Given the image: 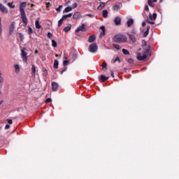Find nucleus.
I'll return each instance as SVG.
<instances>
[{
  "mask_svg": "<svg viewBox=\"0 0 179 179\" xmlns=\"http://www.w3.org/2000/svg\"><path fill=\"white\" fill-rule=\"evenodd\" d=\"M71 27L72 26L71 24L68 25L67 27H64V31H65V33H68V31L71 30Z\"/></svg>",
  "mask_w": 179,
  "mask_h": 179,
  "instance_id": "nucleus-19",
  "label": "nucleus"
},
{
  "mask_svg": "<svg viewBox=\"0 0 179 179\" xmlns=\"http://www.w3.org/2000/svg\"><path fill=\"white\" fill-rule=\"evenodd\" d=\"M52 90L54 91L57 90V89H58V83L55 82L52 83Z\"/></svg>",
  "mask_w": 179,
  "mask_h": 179,
  "instance_id": "nucleus-13",
  "label": "nucleus"
},
{
  "mask_svg": "<svg viewBox=\"0 0 179 179\" xmlns=\"http://www.w3.org/2000/svg\"><path fill=\"white\" fill-rule=\"evenodd\" d=\"M142 26H143V27H145V26H146V23L145 22H142Z\"/></svg>",
  "mask_w": 179,
  "mask_h": 179,
  "instance_id": "nucleus-50",
  "label": "nucleus"
},
{
  "mask_svg": "<svg viewBox=\"0 0 179 179\" xmlns=\"http://www.w3.org/2000/svg\"><path fill=\"white\" fill-rule=\"evenodd\" d=\"M52 45L55 48L57 47V41H55L54 39L52 40Z\"/></svg>",
  "mask_w": 179,
  "mask_h": 179,
  "instance_id": "nucleus-31",
  "label": "nucleus"
},
{
  "mask_svg": "<svg viewBox=\"0 0 179 179\" xmlns=\"http://www.w3.org/2000/svg\"><path fill=\"white\" fill-rule=\"evenodd\" d=\"M55 57H58V55H55Z\"/></svg>",
  "mask_w": 179,
  "mask_h": 179,
  "instance_id": "nucleus-60",
  "label": "nucleus"
},
{
  "mask_svg": "<svg viewBox=\"0 0 179 179\" xmlns=\"http://www.w3.org/2000/svg\"><path fill=\"white\" fill-rule=\"evenodd\" d=\"M111 76H112V78H114V73L113 72L111 73Z\"/></svg>",
  "mask_w": 179,
  "mask_h": 179,
  "instance_id": "nucleus-54",
  "label": "nucleus"
},
{
  "mask_svg": "<svg viewBox=\"0 0 179 179\" xmlns=\"http://www.w3.org/2000/svg\"><path fill=\"white\" fill-rule=\"evenodd\" d=\"M129 37L133 43H135L136 41V38L135 37V35L129 34Z\"/></svg>",
  "mask_w": 179,
  "mask_h": 179,
  "instance_id": "nucleus-18",
  "label": "nucleus"
},
{
  "mask_svg": "<svg viewBox=\"0 0 179 179\" xmlns=\"http://www.w3.org/2000/svg\"><path fill=\"white\" fill-rule=\"evenodd\" d=\"M72 15H73L72 13H69V14L63 15L62 17L65 20L68 19V17H71Z\"/></svg>",
  "mask_w": 179,
  "mask_h": 179,
  "instance_id": "nucleus-23",
  "label": "nucleus"
},
{
  "mask_svg": "<svg viewBox=\"0 0 179 179\" xmlns=\"http://www.w3.org/2000/svg\"><path fill=\"white\" fill-rule=\"evenodd\" d=\"M68 62H69L68 60H64L63 62V65L64 66H66V65H68Z\"/></svg>",
  "mask_w": 179,
  "mask_h": 179,
  "instance_id": "nucleus-38",
  "label": "nucleus"
},
{
  "mask_svg": "<svg viewBox=\"0 0 179 179\" xmlns=\"http://www.w3.org/2000/svg\"><path fill=\"white\" fill-rule=\"evenodd\" d=\"M58 65H59V62L58 60L55 59L54 62V66H53L55 69H58Z\"/></svg>",
  "mask_w": 179,
  "mask_h": 179,
  "instance_id": "nucleus-21",
  "label": "nucleus"
},
{
  "mask_svg": "<svg viewBox=\"0 0 179 179\" xmlns=\"http://www.w3.org/2000/svg\"><path fill=\"white\" fill-rule=\"evenodd\" d=\"M99 1H101V0H99Z\"/></svg>",
  "mask_w": 179,
  "mask_h": 179,
  "instance_id": "nucleus-63",
  "label": "nucleus"
},
{
  "mask_svg": "<svg viewBox=\"0 0 179 179\" xmlns=\"http://www.w3.org/2000/svg\"><path fill=\"white\" fill-rule=\"evenodd\" d=\"M153 2H157V0H152Z\"/></svg>",
  "mask_w": 179,
  "mask_h": 179,
  "instance_id": "nucleus-57",
  "label": "nucleus"
},
{
  "mask_svg": "<svg viewBox=\"0 0 179 179\" xmlns=\"http://www.w3.org/2000/svg\"><path fill=\"white\" fill-rule=\"evenodd\" d=\"M10 128V126L9 124H6L5 127V129H9Z\"/></svg>",
  "mask_w": 179,
  "mask_h": 179,
  "instance_id": "nucleus-48",
  "label": "nucleus"
},
{
  "mask_svg": "<svg viewBox=\"0 0 179 179\" xmlns=\"http://www.w3.org/2000/svg\"><path fill=\"white\" fill-rule=\"evenodd\" d=\"M73 19H79L80 17V15L79 13H75L73 15Z\"/></svg>",
  "mask_w": 179,
  "mask_h": 179,
  "instance_id": "nucleus-22",
  "label": "nucleus"
},
{
  "mask_svg": "<svg viewBox=\"0 0 179 179\" xmlns=\"http://www.w3.org/2000/svg\"><path fill=\"white\" fill-rule=\"evenodd\" d=\"M51 101H52V100L51 99V98H48L45 101V103H51Z\"/></svg>",
  "mask_w": 179,
  "mask_h": 179,
  "instance_id": "nucleus-41",
  "label": "nucleus"
},
{
  "mask_svg": "<svg viewBox=\"0 0 179 179\" xmlns=\"http://www.w3.org/2000/svg\"><path fill=\"white\" fill-rule=\"evenodd\" d=\"M128 62H129V64H134V59H129L128 60Z\"/></svg>",
  "mask_w": 179,
  "mask_h": 179,
  "instance_id": "nucleus-45",
  "label": "nucleus"
},
{
  "mask_svg": "<svg viewBox=\"0 0 179 179\" xmlns=\"http://www.w3.org/2000/svg\"><path fill=\"white\" fill-rule=\"evenodd\" d=\"M127 24L128 27H131V26H132V25L134 24V20L129 19V20L127 22Z\"/></svg>",
  "mask_w": 179,
  "mask_h": 179,
  "instance_id": "nucleus-17",
  "label": "nucleus"
},
{
  "mask_svg": "<svg viewBox=\"0 0 179 179\" xmlns=\"http://www.w3.org/2000/svg\"><path fill=\"white\" fill-rule=\"evenodd\" d=\"M31 71L34 75V76H36V66L34 64L32 65Z\"/></svg>",
  "mask_w": 179,
  "mask_h": 179,
  "instance_id": "nucleus-24",
  "label": "nucleus"
},
{
  "mask_svg": "<svg viewBox=\"0 0 179 179\" xmlns=\"http://www.w3.org/2000/svg\"><path fill=\"white\" fill-rule=\"evenodd\" d=\"M87 16H89V17H93V15L91 14H88Z\"/></svg>",
  "mask_w": 179,
  "mask_h": 179,
  "instance_id": "nucleus-52",
  "label": "nucleus"
},
{
  "mask_svg": "<svg viewBox=\"0 0 179 179\" xmlns=\"http://www.w3.org/2000/svg\"><path fill=\"white\" fill-rule=\"evenodd\" d=\"M120 9H121V6L119 5H115L113 6V10H120Z\"/></svg>",
  "mask_w": 179,
  "mask_h": 179,
  "instance_id": "nucleus-26",
  "label": "nucleus"
},
{
  "mask_svg": "<svg viewBox=\"0 0 179 179\" xmlns=\"http://www.w3.org/2000/svg\"><path fill=\"white\" fill-rule=\"evenodd\" d=\"M149 17H150V19L151 20H156V18L157 17V14L154 13L152 15V14H150V15H149Z\"/></svg>",
  "mask_w": 179,
  "mask_h": 179,
  "instance_id": "nucleus-16",
  "label": "nucleus"
},
{
  "mask_svg": "<svg viewBox=\"0 0 179 179\" xmlns=\"http://www.w3.org/2000/svg\"><path fill=\"white\" fill-rule=\"evenodd\" d=\"M64 59H68V58L66 57H64Z\"/></svg>",
  "mask_w": 179,
  "mask_h": 179,
  "instance_id": "nucleus-59",
  "label": "nucleus"
},
{
  "mask_svg": "<svg viewBox=\"0 0 179 179\" xmlns=\"http://www.w3.org/2000/svg\"><path fill=\"white\" fill-rule=\"evenodd\" d=\"M47 5H50V3H48Z\"/></svg>",
  "mask_w": 179,
  "mask_h": 179,
  "instance_id": "nucleus-61",
  "label": "nucleus"
},
{
  "mask_svg": "<svg viewBox=\"0 0 179 179\" xmlns=\"http://www.w3.org/2000/svg\"><path fill=\"white\" fill-rule=\"evenodd\" d=\"M27 6V3L23 2L20 4V10L21 13V19L22 23H24V27L27 26V17L26 16V12H24V8Z\"/></svg>",
  "mask_w": 179,
  "mask_h": 179,
  "instance_id": "nucleus-1",
  "label": "nucleus"
},
{
  "mask_svg": "<svg viewBox=\"0 0 179 179\" xmlns=\"http://www.w3.org/2000/svg\"><path fill=\"white\" fill-rule=\"evenodd\" d=\"M16 24V22H12L10 27H9V34H11L13 33V31L15 30V25Z\"/></svg>",
  "mask_w": 179,
  "mask_h": 179,
  "instance_id": "nucleus-7",
  "label": "nucleus"
},
{
  "mask_svg": "<svg viewBox=\"0 0 179 179\" xmlns=\"http://www.w3.org/2000/svg\"><path fill=\"white\" fill-rule=\"evenodd\" d=\"M66 69H68V68L65 67V68L64 69V70H62V71H61V73H60L61 75H62V73H64V72H66Z\"/></svg>",
  "mask_w": 179,
  "mask_h": 179,
  "instance_id": "nucleus-44",
  "label": "nucleus"
},
{
  "mask_svg": "<svg viewBox=\"0 0 179 179\" xmlns=\"http://www.w3.org/2000/svg\"><path fill=\"white\" fill-rule=\"evenodd\" d=\"M0 131H1V127H0Z\"/></svg>",
  "mask_w": 179,
  "mask_h": 179,
  "instance_id": "nucleus-62",
  "label": "nucleus"
},
{
  "mask_svg": "<svg viewBox=\"0 0 179 179\" xmlns=\"http://www.w3.org/2000/svg\"><path fill=\"white\" fill-rule=\"evenodd\" d=\"M48 37L49 38H52V34H51V32H48Z\"/></svg>",
  "mask_w": 179,
  "mask_h": 179,
  "instance_id": "nucleus-40",
  "label": "nucleus"
},
{
  "mask_svg": "<svg viewBox=\"0 0 179 179\" xmlns=\"http://www.w3.org/2000/svg\"><path fill=\"white\" fill-rule=\"evenodd\" d=\"M20 37L21 40H23L24 37H23V34L22 33H20Z\"/></svg>",
  "mask_w": 179,
  "mask_h": 179,
  "instance_id": "nucleus-49",
  "label": "nucleus"
},
{
  "mask_svg": "<svg viewBox=\"0 0 179 179\" xmlns=\"http://www.w3.org/2000/svg\"><path fill=\"white\" fill-rule=\"evenodd\" d=\"M99 80L101 82H106L108 79V77H106L104 75H101L99 77Z\"/></svg>",
  "mask_w": 179,
  "mask_h": 179,
  "instance_id": "nucleus-10",
  "label": "nucleus"
},
{
  "mask_svg": "<svg viewBox=\"0 0 179 179\" xmlns=\"http://www.w3.org/2000/svg\"><path fill=\"white\" fill-rule=\"evenodd\" d=\"M8 6L11 8H15V6L13 5V3H8Z\"/></svg>",
  "mask_w": 179,
  "mask_h": 179,
  "instance_id": "nucleus-32",
  "label": "nucleus"
},
{
  "mask_svg": "<svg viewBox=\"0 0 179 179\" xmlns=\"http://www.w3.org/2000/svg\"><path fill=\"white\" fill-rule=\"evenodd\" d=\"M40 18H37L35 21L36 29H41V25L40 24Z\"/></svg>",
  "mask_w": 179,
  "mask_h": 179,
  "instance_id": "nucleus-9",
  "label": "nucleus"
},
{
  "mask_svg": "<svg viewBox=\"0 0 179 179\" xmlns=\"http://www.w3.org/2000/svg\"><path fill=\"white\" fill-rule=\"evenodd\" d=\"M115 24H116V26H118V24H121V17H117L115 20Z\"/></svg>",
  "mask_w": 179,
  "mask_h": 179,
  "instance_id": "nucleus-11",
  "label": "nucleus"
},
{
  "mask_svg": "<svg viewBox=\"0 0 179 179\" xmlns=\"http://www.w3.org/2000/svg\"><path fill=\"white\" fill-rule=\"evenodd\" d=\"M122 52L124 55H129V51H128V50L127 49H122Z\"/></svg>",
  "mask_w": 179,
  "mask_h": 179,
  "instance_id": "nucleus-27",
  "label": "nucleus"
},
{
  "mask_svg": "<svg viewBox=\"0 0 179 179\" xmlns=\"http://www.w3.org/2000/svg\"><path fill=\"white\" fill-rule=\"evenodd\" d=\"M148 23H149L150 24H155V22H154L148 21Z\"/></svg>",
  "mask_w": 179,
  "mask_h": 179,
  "instance_id": "nucleus-51",
  "label": "nucleus"
},
{
  "mask_svg": "<svg viewBox=\"0 0 179 179\" xmlns=\"http://www.w3.org/2000/svg\"><path fill=\"white\" fill-rule=\"evenodd\" d=\"M76 8H78V3H74L73 4V9H75Z\"/></svg>",
  "mask_w": 179,
  "mask_h": 179,
  "instance_id": "nucleus-42",
  "label": "nucleus"
},
{
  "mask_svg": "<svg viewBox=\"0 0 179 179\" xmlns=\"http://www.w3.org/2000/svg\"><path fill=\"white\" fill-rule=\"evenodd\" d=\"M101 35H104V34L103 33V31H102V32H101Z\"/></svg>",
  "mask_w": 179,
  "mask_h": 179,
  "instance_id": "nucleus-58",
  "label": "nucleus"
},
{
  "mask_svg": "<svg viewBox=\"0 0 179 179\" xmlns=\"http://www.w3.org/2000/svg\"><path fill=\"white\" fill-rule=\"evenodd\" d=\"M128 38L122 34H117L113 37L115 43H127Z\"/></svg>",
  "mask_w": 179,
  "mask_h": 179,
  "instance_id": "nucleus-2",
  "label": "nucleus"
},
{
  "mask_svg": "<svg viewBox=\"0 0 179 179\" xmlns=\"http://www.w3.org/2000/svg\"><path fill=\"white\" fill-rule=\"evenodd\" d=\"M72 10V7L71 6H68L64 9V12H66V13H68V12H71Z\"/></svg>",
  "mask_w": 179,
  "mask_h": 179,
  "instance_id": "nucleus-25",
  "label": "nucleus"
},
{
  "mask_svg": "<svg viewBox=\"0 0 179 179\" xmlns=\"http://www.w3.org/2000/svg\"><path fill=\"white\" fill-rule=\"evenodd\" d=\"M64 19L63 17H62L59 21H58V27H59V26H61V24H62L63 22H64Z\"/></svg>",
  "mask_w": 179,
  "mask_h": 179,
  "instance_id": "nucleus-29",
  "label": "nucleus"
},
{
  "mask_svg": "<svg viewBox=\"0 0 179 179\" xmlns=\"http://www.w3.org/2000/svg\"><path fill=\"white\" fill-rule=\"evenodd\" d=\"M97 50H98V47H97V44L96 43L90 44L88 48V51L92 53L97 52Z\"/></svg>",
  "mask_w": 179,
  "mask_h": 179,
  "instance_id": "nucleus-4",
  "label": "nucleus"
},
{
  "mask_svg": "<svg viewBox=\"0 0 179 179\" xmlns=\"http://www.w3.org/2000/svg\"><path fill=\"white\" fill-rule=\"evenodd\" d=\"M0 94H1V92H0Z\"/></svg>",
  "mask_w": 179,
  "mask_h": 179,
  "instance_id": "nucleus-64",
  "label": "nucleus"
},
{
  "mask_svg": "<svg viewBox=\"0 0 179 179\" xmlns=\"http://www.w3.org/2000/svg\"><path fill=\"white\" fill-rule=\"evenodd\" d=\"M3 103V101H0V104H2Z\"/></svg>",
  "mask_w": 179,
  "mask_h": 179,
  "instance_id": "nucleus-56",
  "label": "nucleus"
},
{
  "mask_svg": "<svg viewBox=\"0 0 179 179\" xmlns=\"http://www.w3.org/2000/svg\"><path fill=\"white\" fill-rule=\"evenodd\" d=\"M2 73L0 72V83H3V77L1 76Z\"/></svg>",
  "mask_w": 179,
  "mask_h": 179,
  "instance_id": "nucleus-35",
  "label": "nucleus"
},
{
  "mask_svg": "<svg viewBox=\"0 0 179 179\" xmlns=\"http://www.w3.org/2000/svg\"><path fill=\"white\" fill-rule=\"evenodd\" d=\"M35 54H38V50H35Z\"/></svg>",
  "mask_w": 179,
  "mask_h": 179,
  "instance_id": "nucleus-55",
  "label": "nucleus"
},
{
  "mask_svg": "<svg viewBox=\"0 0 179 179\" xmlns=\"http://www.w3.org/2000/svg\"><path fill=\"white\" fill-rule=\"evenodd\" d=\"M100 29L102 30L103 34L106 33V27L104 26H101Z\"/></svg>",
  "mask_w": 179,
  "mask_h": 179,
  "instance_id": "nucleus-34",
  "label": "nucleus"
},
{
  "mask_svg": "<svg viewBox=\"0 0 179 179\" xmlns=\"http://www.w3.org/2000/svg\"><path fill=\"white\" fill-rule=\"evenodd\" d=\"M7 121H8V124H12V123H13L12 120L8 119Z\"/></svg>",
  "mask_w": 179,
  "mask_h": 179,
  "instance_id": "nucleus-47",
  "label": "nucleus"
},
{
  "mask_svg": "<svg viewBox=\"0 0 179 179\" xmlns=\"http://www.w3.org/2000/svg\"><path fill=\"white\" fill-rule=\"evenodd\" d=\"M149 55V49H144L143 55L141 53H138L137 59L138 61H145Z\"/></svg>",
  "mask_w": 179,
  "mask_h": 179,
  "instance_id": "nucleus-3",
  "label": "nucleus"
},
{
  "mask_svg": "<svg viewBox=\"0 0 179 179\" xmlns=\"http://www.w3.org/2000/svg\"><path fill=\"white\" fill-rule=\"evenodd\" d=\"M102 69H103V71H107V63L103 62V66H102Z\"/></svg>",
  "mask_w": 179,
  "mask_h": 179,
  "instance_id": "nucleus-28",
  "label": "nucleus"
},
{
  "mask_svg": "<svg viewBox=\"0 0 179 179\" xmlns=\"http://www.w3.org/2000/svg\"><path fill=\"white\" fill-rule=\"evenodd\" d=\"M145 10H146V12H149V6H145Z\"/></svg>",
  "mask_w": 179,
  "mask_h": 179,
  "instance_id": "nucleus-46",
  "label": "nucleus"
},
{
  "mask_svg": "<svg viewBox=\"0 0 179 179\" xmlns=\"http://www.w3.org/2000/svg\"><path fill=\"white\" fill-rule=\"evenodd\" d=\"M86 25L82 24L80 27L76 29V33H79V31H86Z\"/></svg>",
  "mask_w": 179,
  "mask_h": 179,
  "instance_id": "nucleus-6",
  "label": "nucleus"
},
{
  "mask_svg": "<svg viewBox=\"0 0 179 179\" xmlns=\"http://www.w3.org/2000/svg\"><path fill=\"white\" fill-rule=\"evenodd\" d=\"M148 4L150 6H153V1L152 0H148Z\"/></svg>",
  "mask_w": 179,
  "mask_h": 179,
  "instance_id": "nucleus-37",
  "label": "nucleus"
},
{
  "mask_svg": "<svg viewBox=\"0 0 179 179\" xmlns=\"http://www.w3.org/2000/svg\"><path fill=\"white\" fill-rule=\"evenodd\" d=\"M148 34H149V31H145L143 34L144 37H148Z\"/></svg>",
  "mask_w": 179,
  "mask_h": 179,
  "instance_id": "nucleus-39",
  "label": "nucleus"
},
{
  "mask_svg": "<svg viewBox=\"0 0 179 179\" xmlns=\"http://www.w3.org/2000/svg\"><path fill=\"white\" fill-rule=\"evenodd\" d=\"M104 6H106V3L101 2L99 6H98L97 9H99V10H101V9H103V8H104Z\"/></svg>",
  "mask_w": 179,
  "mask_h": 179,
  "instance_id": "nucleus-15",
  "label": "nucleus"
},
{
  "mask_svg": "<svg viewBox=\"0 0 179 179\" xmlns=\"http://www.w3.org/2000/svg\"><path fill=\"white\" fill-rule=\"evenodd\" d=\"M94 40H96V36L95 35H92V36H89V38H88V42L89 43H93V41H94Z\"/></svg>",
  "mask_w": 179,
  "mask_h": 179,
  "instance_id": "nucleus-12",
  "label": "nucleus"
},
{
  "mask_svg": "<svg viewBox=\"0 0 179 179\" xmlns=\"http://www.w3.org/2000/svg\"><path fill=\"white\" fill-rule=\"evenodd\" d=\"M103 17H107L108 16V11L107 10H103L102 13Z\"/></svg>",
  "mask_w": 179,
  "mask_h": 179,
  "instance_id": "nucleus-20",
  "label": "nucleus"
},
{
  "mask_svg": "<svg viewBox=\"0 0 179 179\" xmlns=\"http://www.w3.org/2000/svg\"><path fill=\"white\" fill-rule=\"evenodd\" d=\"M33 33V29L30 27V26H28V34H31Z\"/></svg>",
  "mask_w": 179,
  "mask_h": 179,
  "instance_id": "nucleus-30",
  "label": "nucleus"
},
{
  "mask_svg": "<svg viewBox=\"0 0 179 179\" xmlns=\"http://www.w3.org/2000/svg\"><path fill=\"white\" fill-rule=\"evenodd\" d=\"M150 29V27L148 26L147 27V31H149V29Z\"/></svg>",
  "mask_w": 179,
  "mask_h": 179,
  "instance_id": "nucleus-53",
  "label": "nucleus"
},
{
  "mask_svg": "<svg viewBox=\"0 0 179 179\" xmlns=\"http://www.w3.org/2000/svg\"><path fill=\"white\" fill-rule=\"evenodd\" d=\"M114 48H116V50H120V45L113 44Z\"/></svg>",
  "mask_w": 179,
  "mask_h": 179,
  "instance_id": "nucleus-36",
  "label": "nucleus"
},
{
  "mask_svg": "<svg viewBox=\"0 0 179 179\" xmlns=\"http://www.w3.org/2000/svg\"><path fill=\"white\" fill-rule=\"evenodd\" d=\"M117 61H118V62H120V57H117L114 61H113V64H115L117 62Z\"/></svg>",
  "mask_w": 179,
  "mask_h": 179,
  "instance_id": "nucleus-43",
  "label": "nucleus"
},
{
  "mask_svg": "<svg viewBox=\"0 0 179 179\" xmlns=\"http://www.w3.org/2000/svg\"><path fill=\"white\" fill-rule=\"evenodd\" d=\"M21 58L23 62H27V52H26V48L21 50Z\"/></svg>",
  "mask_w": 179,
  "mask_h": 179,
  "instance_id": "nucleus-5",
  "label": "nucleus"
},
{
  "mask_svg": "<svg viewBox=\"0 0 179 179\" xmlns=\"http://www.w3.org/2000/svg\"><path fill=\"white\" fill-rule=\"evenodd\" d=\"M14 68L15 69V73H19V72H20V66H19L18 64H15Z\"/></svg>",
  "mask_w": 179,
  "mask_h": 179,
  "instance_id": "nucleus-14",
  "label": "nucleus"
},
{
  "mask_svg": "<svg viewBox=\"0 0 179 179\" xmlns=\"http://www.w3.org/2000/svg\"><path fill=\"white\" fill-rule=\"evenodd\" d=\"M62 8H63V6L60 5V6H59V7L57 8H56V10L57 12H61V10H62Z\"/></svg>",
  "mask_w": 179,
  "mask_h": 179,
  "instance_id": "nucleus-33",
  "label": "nucleus"
},
{
  "mask_svg": "<svg viewBox=\"0 0 179 179\" xmlns=\"http://www.w3.org/2000/svg\"><path fill=\"white\" fill-rule=\"evenodd\" d=\"M0 10L3 12V13H8V8L5 7L3 4L0 3Z\"/></svg>",
  "mask_w": 179,
  "mask_h": 179,
  "instance_id": "nucleus-8",
  "label": "nucleus"
}]
</instances>
